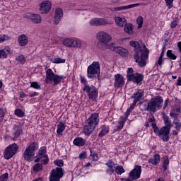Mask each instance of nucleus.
Listing matches in <instances>:
<instances>
[{"label": "nucleus", "mask_w": 181, "mask_h": 181, "mask_svg": "<svg viewBox=\"0 0 181 181\" xmlns=\"http://www.w3.org/2000/svg\"><path fill=\"white\" fill-rule=\"evenodd\" d=\"M177 26V21L176 20H174L171 22L170 28L171 29H175Z\"/></svg>", "instance_id": "56"}, {"label": "nucleus", "mask_w": 181, "mask_h": 181, "mask_svg": "<svg viewBox=\"0 0 181 181\" xmlns=\"http://www.w3.org/2000/svg\"><path fill=\"white\" fill-rule=\"evenodd\" d=\"M81 83L83 84V88H86V86H89L88 83H87V79L84 78H81Z\"/></svg>", "instance_id": "58"}, {"label": "nucleus", "mask_w": 181, "mask_h": 181, "mask_svg": "<svg viewBox=\"0 0 181 181\" xmlns=\"http://www.w3.org/2000/svg\"><path fill=\"white\" fill-rule=\"evenodd\" d=\"M17 42L19 46H26L29 42V38L24 34H22L18 36Z\"/></svg>", "instance_id": "23"}, {"label": "nucleus", "mask_w": 181, "mask_h": 181, "mask_svg": "<svg viewBox=\"0 0 181 181\" xmlns=\"http://www.w3.org/2000/svg\"><path fill=\"white\" fill-rule=\"evenodd\" d=\"M174 1L175 0H165L168 9L173 8V1Z\"/></svg>", "instance_id": "50"}, {"label": "nucleus", "mask_w": 181, "mask_h": 181, "mask_svg": "<svg viewBox=\"0 0 181 181\" xmlns=\"http://www.w3.org/2000/svg\"><path fill=\"white\" fill-rule=\"evenodd\" d=\"M107 166L106 169V173L107 175H114L115 173V168L117 166V163H114L112 160H109L107 162L105 163Z\"/></svg>", "instance_id": "16"}, {"label": "nucleus", "mask_w": 181, "mask_h": 181, "mask_svg": "<svg viewBox=\"0 0 181 181\" xmlns=\"http://www.w3.org/2000/svg\"><path fill=\"white\" fill-rule=\"evenodd\" d=\"M72 47H76V49H81L83 47V41L78 38H74Z\"/></svg>", "instance_id": "32"}, {"label": "nucleus", "mask_w": 181, "mask_h": 181, "mask_svg": "<svg viewBox=\"0 0 181 181\" xmlns=\"http://www.w3.org/2000/svg\"><path fill=\"white\" fill-rule=\"evenodd\" d=\"M115 53H118L120 56H127L128 54V49L122 47H116L115 48Z\"/></svg>", "instance_id": "30"}, {"label": "nucleus", "mask_w": 181, "mask_h": 181, "mask_svg": "<svg viewBox=\"0 0 181 181\" xmlns=\"http://www.w3.org/2000/svg\"><path fill=\"white\" fill-rule=\"evenodd\" d=\"M54 163L59 167L51 170L49 177V181H60V179L64 175V170L62 168L64 165V162L63 160H56Z\"/></svg>", "instance_id": "2"}, {"label": "nucleus", "mask_w": 181, "mask_h": 181, "mask_svg": "<svg viewBox=\"0 0 181 181\" xmlns=\"http://www.w3.org/2000/svg\"><path fill=\"white\" fill-rule=\"evenodd\" d=\"M52 9V3L49 1H43L40 6V11L41 13H47Z\"/></svg>", "instance_id": "19"}, {"label": "nucleus", "mask_w": 181, "mask_h": 181, "mask_svg": "<svg viewBox=\"0 0 181 181\" xmlns=\"http://www.w3.org/2000/svg\"><path fill=\"white\" fill-rule=\"evenodd\" d=\"M117 47L114 46V44L110 43V44H107L106 49H110V50H112V52H115V49Z\"/></svg>", "instance_id": "54"}, {"label": "nucleus", "mask_w": 181, "mask_h": 181, "mask_svg": "<svg viewBox=\"0 0 181 181\" xmlns=\"http://www.w3.org/2000/svg\"><path fill=\"white\" fill-rule=\"evenodd\" d=\"M115 87L119 88L121 87H124L125 86V80L124 79V76L121 74L115 75Z\"/></svg>", "instance_id": "18"}, {"label": "nucleus", "mask_w": 181, "mask_h": 181, "mask_svg": "<svg viewBox=\"0 0 181 181\" xmlns=\"http://www.w3.org/2000/svg\"><path fill=\"white\" fill-rule=\"evenodd\" d=\"M100 129L101 131L98 134V136L101 138L103 136H105V135H107V134L110 132V126L107 124H103L100 127Z\"/></svg>", "instance_id": "25"}, {"label": "nucleus", "mask_w": 181, "mask_h": 181, "mask_svg": "<svg viewBox=\"0 0 181 181\" xmlns=\"http://www.w3.org/2000/svg\"><path fill=\"white\" fill-rule=\"evenodd\" d=\"M100 62H93L87 69V76L88 78H94L97 74H100Z\"/></svg>", "instance_id": "10"}, {"label": "nucleus", "mask_w": 181, "mask_h": 181, "mask_svg": "<svg viewBox=\"0 0 181 181\" xmlns=\"http://www.w3.org/2000/svg\"><path fill=\"white\" fill-rule=\"evenodd\" d=\"M160 162V155L156 153L153 156V158L148 159V163L151 165H158Z\"/></svg>", "instance_id": "28"}, {"label": "nucleus", "mask_w": 181, "mask_h": 181, "mask_svg": "<svg viewBox=\"0 0 181 181\" xmlns=\"http://www.w3.org/2000/svg\"><path fill=\"white\" fill-rule=\"evenodd\" d=\"M108 23L107 18H95L89 21L90 26H105Z\"/></svg>", "instance_id": "14"}, {"label": "nucleus", "mask_w": 181, "mask_h": 181, "mask_svg": "<svg viewBox=\"0 0 181 181\" xmlns=\"http://www.w3.org/2000/svg\"><path fill=\"white\" fill-rule=\"evenodd\" d=\"M137 25H139V28L141 29L142 28V25H144V18L142 16H139L136 19Z\"/></svg>", "instance_id": "47"}, {"label": "nucleus", "mask_w": 181, "mask_h": 181, "mask_svg": "<svg viewBox=\"0 0 181 181\" xmlns=\"http://www.w3.org/2000/svg\"><path fill=\"white\" fill-rule=\"evenodd\" d=\"M16 62H18V63H21V64H25L26 63V58L25 57V55L20 54L16 57Z\"/></svg>", "instance_id": "42"}, {"label": "nucleus", "mask_w": 181, "mask_h": 181, "mask_svg": "<svg viewBox=\"0 0 181 181\" xmlns=\"http://www.w3.org/2000/svg\"><path fill=\"white\" fill-rule=\"evenodd\" d=\"M178 115L179 114L175 113L174 111L170 112V117H171L172 118H177Z\"/></svg>", "instance_id": "60"}, {"label": "nucleus", "mask_w": 181, "mask_h": 181, "mask_svg": "<svg viewBox=\"0 0 181 181\" xmlns=\"http://www.w3.org/2000/svg\"><path fill=\"white\" fill-rule=\"evenodd\" d=\"M163 121L165 123L164 127H167V128H172V121H170V119L169 118V117L168 116H164L163 117Z\"/></svg>", "instance_id": "40"}, {"label": "nucleus", "mask_w": 181, "mask_h": 181, "mask_svg": "<svg viewBox=\"0 0 181 181\" xmlns=\"http://www.w3.org/2000/svg\"><path fill=\"white\" fill-rule=\"evenodd\" d=\"M73 144L75 146H84L86 145V139L82 137H76L74 139Z\"/></svg>", "instance_id": "26"}, {"label": "nucleus", "mask_w": 181, "mask_h": 181, "mask_svg": "<svg viewBox=\"0 0 181 181\" xmlns=\"http://www.w3.org/2000/svg\"><path fill=\"white\" fill-rule=\"evenodd\" d=\"M64 129H66V124H64V122H59L57 125V134L58 135H62Z\"/></svg>", "instance_id": "29"}, {"label": "nucleus", "mask_w": 181, "mask_h": 181, "mask_svg": "<svg viewBox=\"0 0 181 181\" xmlns=\"http://www.w3.org/2000/svg\"><path fill=\"white\" fill-rule=\"evenodd\" d=\"M141 5H143L144 6H146V3H136L134 4H129L128 6H117L115 7L112 8V11L114 12H118L119 11H125V9H131L132 8H135L136 6H141Z\"/></svg>", "instance_id": "15"}, {"label": "nucleus", "mask_w": 181, "mask_h": 181, "mask_svg": "<svg viewBox=\"0 0 181 181\" xmlns=\"http://www.w3.org/2000/svg\"><path fill=\"white\" fill-rule=\"evenodd\" d=\"M127 77L128 81H132L136 84H142V80H144V76L141 74H134V69L128 68L127 71Z\"/></svg>", "instance_id": "8"}, {"label": "nucleus", "mask_w": 181, "mask_h": 181, "mask_svg": "<svg viewBox=\"0 0 181 181\" xmlns=\"http://www.w3.org/2000/svg\"><path fill=\"white\" fill-rule=\"evenodd\" d=\"M114 19L116 25H119L120 28L125 26V25L127 23L125 18L115 17Z\"/></svg>", "instance_id": "27"}, {"label": "nucleus", "mask_w": 181, "mask_h": 181, "mask_svg": "<svg viewBox=\"0 0 181 181\" xmlns=\"http://www.w3.org/2000/svg\"><path fill=\"white\" fill-rule=\"evenodd\" d=\"M29 94L30 97H36L37 95H39V93H37V92H31Z\"/></svg>", "instance_id": "61"}, {"label": "nucleus", "mask_w": 181, "mask_h": 181, "mask_svg": "<svg viewBox=\"0 0 181 181\" xmlns=\"http://www.w3.org/2000/svg\"><path fill=\"white\" fill-rule=\"evenodd\" d=\"M45 83L47 84H52V86H56L61 84L62 81L66 80V76L64 75H58L53 72L52 69H48L45 71Z\"/></svg>", "instance_id": "3"}, {"label": "nucleus", "mask_w": 181, "mask_h": 181, "mask_svg": "<svg viewBox=\"0 0 181 181\" xmlns=\"http://www.w3.org/2000/svg\"><path fill=\"white\" fill-rule=\"evenodd\" d=\"M63 18V10L62 8H57L55 10V15L54 16V24L59 25L60 23V21Z\"/></svg>", "instance_id": "20"}, {"label": "nucleus", "mask_w": 181, "mask_h": 181, "mask_svg": "<svg viewBox=\"0 0 181 181\" xmlns=\"http://www.w3.org/2000/svg\"><path fill=\"white\" fill-rule=\"evenodd\" d=\"M121 120L119 121L118 124L119 125H117L116 127V129L115 131H121V129H122V128H124V125L125 124V122H127V118H125L124 117H122Z\"/></svg>", "instance_id": "33"}, {"label": "nucleus", "mask_w": 181, "mask_h": 181, "mask_svg": "<svg viewBox=\"0 0 181 181\" xmlns=\"http://www.w3.org/2000/svg\"><path fill=\"white\" fill-rule=\"evenodd\" d=\"M100 122V115L98 113H93L86 120V124L89 127L96 128Z\"/></svg>", "instance_id": "13"}, {"label": "nucleus", "mask_w": 181, "mask_h": 181, "mask_svg": "<svg viewBox=\"0 0 181 181\" xmlns=\"http://www.w3.org/2000/svg\"><path fill=\"white\" fill-rule=\"evenodd\" d=\"M37 156H38V158H43L45 156H47L46 147L45 146L41 147L38 151Z\"/></svg>", "instance_id": "38"}, {"label": "nucleus", "mask_w": 181, "mask_h": 181, "mask_svg": "<svg viewBox=\"0 0 181 181\" xmlns=\"http://www.w3.org/2000/svg\"><path fill=\"white\" fill-rule=\"evenodd\" d=\"M33 170L35 172V173H37V172L43 170V165L40 163H36L33 167Z\"/></svg>", "instance_id": "41"}, {"label": "nucleus", "mask_w": 181, "mask_h": 181, "mask_svg": "<svg viewBox=\"0 0 181 181\" xmlns=\"http://www.w3.org/2000/svg\"><path fill=\"white\" fill-rule=\"evenodd\" d=\"M168 168H169V158L164 156L163 158V168L164 170H168Z\"/></svg>", "instance_id": "39"}, {"label": "nucleus", "mask_w": 181, "mask_h": 181, "mask_svg": "<svg viewBox=\"0 0 181 181\" xmlns=\"http://www.w3.org/2000/svg\"><path fill=\"white\" fill-rule=\"evenodd\" d=\"M27 16L33 23H42V16L39 14L28 13Z\"/></svg>", "instance_id": "22"}, {"label": "nucleus", "mask_w": 181, "mask_h": 181, "mask_svg": "<svg viewBox=\"0 0 181 181\" xmlns=\"http://www.w3.org/2000/svg\"><path fill=\"white\" fill-rule=\"evenodd\" d=\"M177 47L179 49V52L181 53V42L177 43Z\"/></svg>", "instance_id": "64"}, {"label": "nucleus", "mask_w": 181, "mask_h": 181, "mask_svg": "<svg viewBox=\"0 0 181 181\" xmlns=\"http://www.w3.org/2000/svg\"><path fill=\"white\" fill-rule=\"evenodd\" d=\"M13 51L9 46L5 47L0 50V59H8V54H12Z\"/></svg>", "instance_id": "21"}, {"label": "nucleus", "mask_w": 181, "mask_h": 181, "mask_svg": "<svg viewBox=\"0 0 181 181\" xmlns=\"http://www.w3.org/2000/svg\"><path fill=\"white\" fill-rule=\"evenodd\" d=\"M124 32L127 35H134V25L131 23H127L124 25Z\"/></svg>", "instance_id": "31"}, {"label": "nucleus", "mask_w": 181, "mask_h": 181, "mask_svg": "<svg viewBox=\"0 0 181 181\" xmlns=\"http://www.w3.org/2000/svg\"><path fill=\"white\" fill-rule=\"evenodd\" d=\"M41 162L42 163V165H47V163H49V156H45L42 157Z\"/></svg>", "instance_id": "51"}, {"label": "nucleus", "mask_w": 181, "mask_h": 181, "mask_svg": "<svg viewBox=\"0 0 181 181\" xmlns=\"http://www.w3.org/2000/svg\"><path fill=\"white\" fill-rule=\"evenodd\" d=\"M6 40H11V37L6 34L0 35V43H4V42H6Z\"/></svg>", "instance_id": "45"}, {"label": "nucleus", "mask_w": 181, "mask_h": 181, "mask_svg": "<svg viewBox=\"0 0 181 181\" xmlns=\"http://www.w3.org/2000/svg\"><path fill=\"white\" fill-rule=\"evenodd\" d=\"M142 173V167L141 165H135L134 168L129 172L128 178H121L120 181H134L141 177Z\"/></svg>", "instance_id": "9"}, {"label": "nucleus", "mask_w": 181, "mask_h": 181, "mask_svg": "<svg viewBox=\"0 0 181 181\" xmlns=\"http://www.w3.org/2000/svg\"><path fill=\"white\" fill-rule=\"evenodd\" d=\"M168 104H170V101H169V99L165 100V103H164V107L163 108H166V107H168Z\"/></svg>", "instance_id": "62"}, {"label": "nucleus", "mask_w": 181, "mask_h": 181, "mask_svg": "<svg viewBox=\"0 0 181 181\" xmlns=\"http://www.w3.org/2000/svg\"><path fill=\"white\" fill-rule=\"evenodd\" d=\"M52 63H54V64H59L60 63H66L65 59H62L60 57H56L51 60Z\"/></svg>", "instance_id": "43"}, {"label": "nucleus", "mask_w": 181, "mask_h": 181, "mask_svg": "<svg viewBox=\"0 0 181 181\" xmlns=\"http://www.w3.org/2000/svg\"><path fill=\"white\" fill-rule=\"evenodd\" d=\"M5 115V111L4 109L0 108V121H4V117Z\"/></svg>", "instance_id": "55"}, {"label": "nucleus", "mask_w": 181, "mask_h": 181, "mask_svg": "<svg viewBox=\"0 0 181 181\" xmlns=\"http://www.w3.org/2000/svg\"><path fill=\"white\" fill-rule=\"evenodd\" d=\"M173 124H175V129H177V131H180V128H181V122L179 121H173Z\"/></svg>", "instance_id": "53"}, {"label": "nucleus", "mask_w": 181, "mask_h": 181, "mask_svg": "<svg viewBox=\"0 0 181 181\" xmlns=\"http://www.w3.org/2000/svg\"><path fill=\"white\" fill-rule=\"evenodd\" d=\"M73 38H65L62 40V44L66 47H73Z\"/></svg>", "instance_id": "35"}, {"label": "nucleus", "mask_w": 181, "mask_h": 181, "mask_svg": "<svg viewBox=\"0 0 181 181\" xmlns=\"http://www.w3.org/2000/svg\"><path fill=\"white\" fill-rule=\"evenodd\" d=\"M151 127L153 129L154 134L163 139L164 142L169 141V134H170V128L163 127L160 129L156 125V123H152Z\"/></svg>", "instance_id": "5"}, {"label": "nucleus", "mask_w": 181, "mask_h": 181, "mask_svg": "<svg viewBox=\"0 0 181 181\" xmlns=\"http://www.w3.org/2000/svg\"><path fill=\"white\" fill-rule=\"evenodd\" d=\"M39 149V144L36 142H32L25 149L23 153V158L28 162H32L35 158V152Z\"/></svg>", "instance_id": "7"}, {"label": "nucleus", "mask_w": 181, "mask_h": 181, "mask_svg": "<svg viewBox=\"0 0 181 181\" xmlns=\"http://www.w3.org/2000/svg\"><path fill=\"white\" fill-rule=\"evenodd\" d=\"M163 64V58H158V62L155 64V66H161Z\"/></svg>", "instance_id": "57"}, {"label": "nucleus", "mask_w": 181, "mask_h": 181, "mask_svg": "<svg viewBox=\"0 0 181 181\" xmlns=\"http://www.w3.org/2000/svg\"><path fill=\"white\" fill-rule=\"evenodd\" d=\"M115 172L117 175H122V173H125V169H124V167H122V165L116 164V167L115 168Z\"/></svg>", "instance_id": "37"}, {"label": "nucleus", "mask_w": 181, "mask_h": 181, "mask_svg": "<svg viewBox=\"0 0 181 181\" xmlns=\"http://www.w3.org/2000/svg\"><path fill=\"white\" fill-rule=\"evenodd\" d=\"M23 132L22 126L21 124H15L13 127L12 141H18V138L21 136V134Z\"/></svg>", "instance_id": "17"}, {"label": "nucleus", "mask_w": 181, "mask_h": 181, "mask_svg": "<svg viewBox=\"0 0 181 181\" xmlns=\"http://www.w3.org/2000/svg\"><path fill=\"white\" fill-rule=\"evenodd\" d=\"M94 129H95V127H93L90 126V124H86L83 127V132L86 136H90L92 132H94Z\"/></svg>", "instance_id": "24"}, {"label": "nucleus", "mask_w": 181, "mask_h": 181, "mask_svg": "<svg viewBox=\"0 0 181 181\" xmlns=\"http://www.w3.org/2000/svg\"><path fill=\"white\" fill-rule=\"evenodd\" d=\"M8 177H9V174H8V173L2 174L0 176V181H8Z\"/></svg>", "instance_id": "49"}, {"label": "nucleus", "mask_w": 181, "mask_h": 181, "mask_svg": "<svg viewBox=\"0 0 181 181\" xmlns=\"http://www.w3.org/2000/svg\"><path fill=\"white\" fill-rule=\"evenodd\" d=\"M129 45L134 48V59L136 63H138L139 67H145L146 61L149 59V49L145 45L141 47L138 41H131Z\"/></svg>", "instance_id": "1"}, {"label": "nucleus", "mask_w": 181, "mask_h": 181, "mask_svg": "<svg viewBox=\"0 0 181 181\" xmlns=\"http://www.w3.org/2000/svg\"><path fill=\"white\" fill-rule=\"evenodd\" d=\"M173 111L175 114H179L180 112V107L174 108Z\"/></svg>", "instance_id": "63"}, {"label": "nucleus", "mask_w": 181, "mask_h": 181, "mask_svg": "<svg viewBox=\"0 0 181 181\" xmlns=\"http://www.w3.org/2000/svg\"><path fill=\"white\" fill-rule=\"evenodd\" d=\"M135 105H136V103H134L133 102L132 105H130V107L127 108L126 112L124 113V118L128 119V117H129V115L131 114V112H132L134 108H135Z\"/></svg>", "instance_id": "36"}, {"label": "nucleus", "mask_w": 181, "mask_h": 181, "mask_svg": "<svg viewBox=\"0 0 181 181\" xmlns=\"http://www.w3.org/2000/svg\"><path fill=\"white\" fill-rule=\"evenodd\" d=\"M18 149H19V146L16 143L8 145L4 152L5 159L9 160L13 158V156L18 153Z\"/></svg>", "instance_id": "12"}, {"label": "nucleus", "mask_w": 181, "mask_h": 181, "mask_svg": "<svg viewBox=\"0 0 181 181\" xmlns=\"http://www.w3.org/2000/svg\"><path fill=\"white\" fill-rule=\"evenodd\" d=\"M144 95V93L142 92H136V93L133 94L132 98H134V103L136 104V103H138V101H139L141 100V98H142Z\"/></svg>", "instance_id": "34"}, {"label": "nucleus", "mask_w": 181, "mask_h": 181, "mask_svg": "<svg viewBox=\"0 0 181 181\" xmlns=\"http://www.w3.org/2000/svg\"><path fill=\"white\" fill-rule=\"evenodd\" d=\"M96 39L98 40V49L99 50H107V45L112 40V37L108 33L100 31L96 34Z\"/></svg>", "instance_id": "4"}, {"label": "nucleus", "mask_w": 181, "mask_h": 181, "mask_svg": "<svg viewBox=\"0 0 181 181\" xmlns=\"http://www.w3.org/2000/svg\"><path fill=\"white\" fill-rule=\"evenodd\" d=\"M90 159L93 162H97V160H98V154H97V153H91L90 155Z\"/></svg>", "instance_id": "46"}, {"label": "nucleus", "mask_w": 181, "mask_h": 181, "mask_svg": "<svg viewBox=\"0 0 181 181\" xmlns=\"http://www.w3.org/2000/svg\"><path fill=\"white\" fill-rule=\"evenodd\" d=\"M83 91L86 93L89 100L91 101H95L98 98V90L93 85H85V88H83Z\"/></svg>", "instance_id": "11"}, {"label": "nucleus", "mask_w": 181, "mask_h": 181, "mask_svg": "<svg viewBox=\"0 0 181 181\" xmlns=\"http://www.w3.org/2000/svg\"><path fill=\"white\" fill-rule=\"evenodd\" d=\"M30 87L35 88V90H39L40 88V85L37 82H33L30 84Z\"/></svg>", "instance_id": "52"}, {"label": "nucleus", "mask_w": 181, "mask_h": 181, "mask_svg": "<svg viewBox=\"0 0 181 181\" xmlns=\"http://www.w3.org/2000/svg\"><path fill=\"white\" fill-rule=\"evenodd\" d=\"M87 158V153L86 152H82L79 154L80 159H86Z\"/></svg>", "instance_id": "59"}, {"label": "nucleus", "mask_w": 181, "mask_h": 181, "mask_svg": "<svg viewBox=\"0 0 181 181\" xmlns=\"http://www.w3.org/2000/svg\"><path fill=\"white\" fill-rule=\"evenodd\" d=\"M15 115H17V117H22L25 115V112L21 109H16L15 110Z\"/></svg>", "instance_id": "48"}, {"label": "nucleus", "mask_w": 181, "mask_h": 181, "mask_svg": "<svg viewBox=\"0 0 181 181\" xmlns=\"http://www.w3.org/2000/svg\"><path fill=\"white\" fill-rule=\"evenodd\" d=\"M166 54L167 57L171 60H176V59H177V56H176V54H175L172 50H168Z\"/></svg>", "instance_id": "44"}, {"label": "nucleus", "mask_w": 181, "mask_h": 181, "mask_svg": "<svg viewBox=\"0 0 181 181\" xmlns=\"http://www.w3.org/2000/svg\"><path fill=\"white\" fill-rule=\"evenodd\" d=\"M163 105V98L157 96L152 98L147 104L146 111H151V112H156L158 110H160Z\"/></svg>", "instance_id": "6"}]
</instances>
